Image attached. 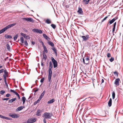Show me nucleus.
<instances>
[{
    "label": "nucleus",
    "instance_id": "f257e3e1",
    "mask_svg": "<svg viewBox=\"0 0 123 123\" xmlns=\"http://www.w3.org/2000/svg\"><path fill=\"white\" fill-rule=\"evenodd\" d=\"M16 25V23H14L8 25L0 31V34L6 31L8 29L10 28L11 27H13Z\"/></svg>",
    "mask_w": 123,
    "mask_h": 123
},
{
    "label": "nucleus",
    "instance_id": "f03ea898",
    "mask_svg": "<svg viewBox=\"0 0 123 123\" xmlns=\"http://www.w3.org/2000/svg\"><path fill=\"white\" fill-rule=\"evenodd\" d=\"M52 115V113L45 112L43 114V117L45 119H50Z\"/></svg>",
    "mask_w": 123,
    "mask_h": 123
},
{
    "label": "nucleus",
    "instance_id": "7ed1b4c3",
    "mask_svg": "<svg viewBox=\"0 0 123 123\" xmlns=\"http://www.w3.org/2000/svg\"><path fill=\"white\" fill-rule=\"evenodd\" d=\"M51 60L53 64L54 68H56L57 66V61L52 57H51Z\"/></svg>",
    "mask_w": 123,
    "mask_h": 123
},
{
    "label": "nucleus",
    "instance_id": "20e7f679",
    "mask_svg": "<svg viewBox=\"0 0 123 123\" xmlns=\"http://www.w3.org/2000/svg\"><path fill=\"white\" fill-rule=\"evenodd\" d=\"M118 18V17H116L115 18H114L111 20H110L108 22L107 25H109L113 23Z\"/></svg>",
    "mask_w": 123,
    "mask_h": 123
},
{
    "label": "nucleus",
    "instance_id": "39448f33",
    "mask_svg": "<svg viewBox=\"0 0 123 123\" xmlns=\"http://www.w3.org/2000/svg\"><path fill=\"white\" fill-rule=\"evenodd\" d=\"M37 120L36 118H30L28 119V122L29 123H32L35 122Z\"/></svg>",
    "mask_w": 123,
    "mask_h": 123
},
{
    "label": "nucleus",
    "instance_id": "423d86ee",
    "mask_svg": "<svg viewBox=\"0 0 123 123\" xmlns=\"http://www.w3.org/2000/svg\"><path fill=\"white\" fill-rule=\"evenodd\" d=\"M23 19L24 20H26L28 22H34V20L31 18H23Z\"/></svg>",
    "mask_w": 123,
    "mask_h": 123
},
{
    "label": "nucleus",
    "instance_id": "0eeeda50",
    "mask_svg": "<svg viewBox=\"0 0 123 123\" xmlns=\"http://www.w3.org/2000/svg\"><path fill=\"white\" fill-rule=\"evenodd\" d=\"M32 31L34 32L40 34H41L43 33L42 31V30L38 29H33Z\"/></svg>",
    "mask_w": 123,
    "mask_h": 123
},
{
    "label": "nucleus",
    "instance_id": "6e6552de",
    "mask_svg": "<svg viewBox=\"0 0 123 123\" xmlns=\"http://www.w3.org/2000/svg\"><path fill=\"white\" fill-rule=\"evenodd\" d=\"M80 37L83 38V41H86L89 38V37L88 35H87L86 36H80Z\"/></svg>",
    "mask_w": 123,
    "mask_h": 123
},
{
    "label": "nucleus",
    "instance_id": "1a4fd4ad",
    "mask_svg": "<svg viewBox=\"0 0 123 123\" xmlns=\"http://www.w3.org/2000/svg\"><path fill=\"white\" fill-rule=\"evenodd\" d=\"M20 35L26 39H30V37L29 36L26 35L25 34H24L22 32L20 33Z\"/></svg>",
    "mask_w": 123,
    "mask_h": 123
},
{
    "label": "nucleus",
    "instance_id": "9d476101",
    "mask_svg": "<svg viewBox=\"0 0 123 123\" xmlns=\"http://www.w3.org/2000/svg\"><path fill=\"white\" fill-rule=\"evenodd\" d=\"M9 116L13 118H18L19 117L16 114L11 115L10 114Z\"/></svg>",
    "mask_w": 123,
    "mask_h": 123
},
{
    "label": "nucleus",
    "instance_id": "9b49d317",
    "mask_svg": "<svg viewBox=\"0 0 123 123\" xmlns=\"http://www.w3.org/2000/svg\"><path fill=\"white\" fill-rule=\"evenodd\" d=\"M42 111L40 109H38L36 113V115L38 116H40L41 115L40 113Z\"/></svg>",
    "mask_w": 123,
    "mask_h": 123
},
{
    "label": "nucleus",
    "instance_id": "f8f14e48",
    "mask_svg": "<svg viewBox=\"0 0 123 123\" xmlns=\"http://www.w3.org/2000/svg\"><path fill=\"white\" fill-rule=\"evenodd\" d=\"M120 80L119 78H117L115 80V84L116 85H119V81Z\"/></svg>",
    "mask_w": 123,
    "mask_h": 123
},
{
    "label": "nucleus",
    "instance_id": "ddd939ff",
    "mask_svg": "<svg viewBox=\"0 0 123 123\" xmlns=\"http://www.w3.org/2000/svg\"><path fill=\"white\" fill-rule=\"evenodd\" d=\"M24 107V106H20L18 107L16 110V111H19L23 109Z\"/></svg>",
    "mask_w": 123,
    "mask_h": 123
},
{
    "label": "nucleus",
    "instance_id": "4468645a",
    "mask_svg": "<svg viewBox=\"0 0 123 123\" xmlns=\"http://www.w3.org/2000/svg\"><path fill=\"white\" fill-rule=\"evenodd\" d=\"M45 92H46L45 90L44 91H43V92L41 94V95H40V96L39 97V98H41V99H42V98H43Z\"/></svg>",
    "mask_w": 123,
    "mask_h": 123
},
{
    "label": "nucleus",
    "instance_id": "2eb2a0df",
    "mask_svg": "<svg viewBox=\"0 0 123 123\" xmlns=\"http://www.w3.org/2000/svg\"><path fill=\"white\" fill-rule=\"evenodd\" d=\"M108 105L110 107L112 105V99L110 98L109 100L108 103Z\"/></svg>",
    "mask_w": 123,
    "mask_h": 123
},
{
    "label": "nucleus",
    "instance_id": "dca6fc26",
    "mask_svg": "<svg viewBox=\"0 0 123 123\" xmlns=\"http://www.w3.org/2000/svg\"><path fill=\"white\" fill-rule=\"evenodd\" d=\"M55 101V100L53 98L52 99L48 101L47 102V103L48 104L52 103Z\"/></svg>",
    "mask_w": 123,
    "mask_h": 123
},
{
    "label": "nucleus",
    "instance_id": "f3484780",
    "mask_svg": "<svg viewBox=\"0 0 123 123\" xmlns=\"http://www.w3.org/2000/svg\"><path fill=\"white\" fill-rule=\"evenodd\" d=\"M53 67L52 63L51 61H50L49 62V69L52 70Z\"/></svg>",
    "mask_w": 123,
    "mask_h": 123
},
{
    "label": "nucleus",
    "instance_id": "a211bd4d",
    "mask_svg": "<svg viewBox=\"0 0 123 123\" xmlns=\"http://www.w3.org/2000/svg\"><path fill=\"white\" fill-rule=\"evenodd\" d=\"M43 47L44 49V50L43 52V53L44 52L45 53V52H46V53H47L48 52V50L45 46V45H43Z\"/></svg>",
    "mask_w": 123,
    "mask_h": 123
},
{
    "label": "nucleus",
    "instance_id": "6ab92c4d",
    "mask_svg": "<svg viewBox=\"0 0 123 123\" xmlns=\"http://www.w3.org/2000/svg\"><path fill=\"white\" fill-rule=\"evenodd\" d=\"M51 20L49 19H47L45 21V23L47 24H50L51 23Z\"/></svg>",
    "mask_w": 123,
    "mask_h": 123
},
{
    "label": "nucleus",
    "instance_id": "aec40b11",
    "mask_svg": "<svg viewBox=\"0 0 123 123\" xmlns=\"http://www.w3.org/2000/svg\"><path fill=\"white\" fill-rule=\"evenodd\" d=\"M48 43L50 46L52 47H54V43L52 42L49 41L48 42Z\"/></svg>",
    "mask_w": 123,
    "mask_h": 123
},
{
    "label": "nucleus",
    "instance_id": "412c9836",
    "mask_svg": "<svg viewBox=\"0 0 123 123\" xmlns=\"http://www.w3.org/2000/svg\"><path fill=\"white\" fill-rule=\"evenodd\" d=\"M41 99L40 98H39L37 100L35 101L34 104V105H36L40 101Z\"/></svg>",
    "mask_w": 123,
    "mask_h": 123
},
{
    "label": "nucleus",
    "instance_id": "4be33fe9",
    "mask_svg": "<svg viewBox=\"0 0 123 123\" xmlns=\"http://www.w3.org/2000/svg\"><path fill=\"white\" fill-rule=\"evenodd\" d=\"M43 58L45 61L46 60L47 58V56L46 55L45 53L44 52L43 53Z\"/></svg>",
    "mask_w": 123,
    "mask_h": 123
},
{
    "label": "nucleus",
    "instance_id": "5701e85b",
    "mask_svg": "<svg viewBox=\"0 0 123 123\" xmlns=\"http://www.w3.org/2000/svg\"><path fill=\"white\" fill-rule=\"evenodd\" d=\"M16 99V98H12L9 101V102L10 103H12L14 101H15Z\"/></svg>",
    "mask_w": 123,
    "mask_h": 123
},
{
    "label": "nucleus",
    "instance_id": "b1692460",
    "mask_svg": "<svg viewBox=\"0 0 123 123\" xmlns=\"http://www.w3.org/2000/svg\"><path fill=\"white\" fill-rule=\"evenodd\" d=\"M78 12L79 14H82V13H83L82 9L81 8H79V9L78 11Z\"/></svg>",
    "mask_w": 123,
    "mask_h": 123
},
{
    "label": "nucleus",
    "instance_id": "393cba45",
    "mask_svg": "<svg viewBox=\"0 0 123 123\" xmlns=\"http://www.w3.org/2000/svg\"><path fill=\"white\" fill-rule=\"evenodd\" d=\"M6 48L8 51H10L11 47L9 44H7L6 45Z\"/></svg>",
    "mask_w": 123,
    "mask_h": 123
},
{
    "label": "nucleus",
    "instance_id": "a878e982",
    "mask_svg": "<svg viewBox=\"0 0 123 123\" xmlns=\"http://www.w3.org/2000/svg\"><path fill=\"white\" fill-rule=\"evenodd\" d=\"M51 49L53 51H54V53L56 55H57V51L56 49V48L55 47H53V48H51Z\"/></svg>",
    "mask_w": 123,
    "mask_h": 123
},
{
    "label": "nucleus",
    "instance_id": "bb28decb",
    "mask_svg": "<svg viewBox=\"0 0 123 123\" xmlns=\"http://www.w3.org/2000/svg\"><path fill=\"white\" fill-rule=\"evenodd\" d=\"M83 62L84 64H89V62L86 61V62H85V58H82Z\"/></svg>",
    "mask_w": 123,
    "mask_h": 123
},
{
    "label": "nucleus",
    "instance_id": "cd10ccee",
    "mask_svg": "<svg viewBox=\"0 0 123 123\" xmlns=\"http://www.w3.org/2000/svg\"><path fill=\"white\" fill-rule=\"evenodd\" d=\"M5 38H12V37L10 35H8L7 34H6L5 36Z\"/></svg>",
    "mask_w": 123,
    "mask_h": 123
},
{
    "label": "nucleus",
    "instance_id": "c85d7f7f",
    "mask_svg": "<svg viewBox=\"0 0 123 123\" xmlns=\"http://www.w3.org/2000/svg\"><path fill=\"white\" fill-rule=\"evenodd\" d=\"M4 74L3 75H5L6 76V77H7L8 76V73L6 69L4 71Z\"/></svg>",
    "mask_w": 123,
    "mask_h": 123
},
{
    "label": "nucleus",
    "instance_id": "c756f323",
    "mask_svg": "<svg viewBox=\"0 0 123 123\" xmlns=\"http://www.w3.org/2000/svg\"><path fill=\"white\" fill-rule=\"evenodd\" d=\"M26 100V98L25 97H23L22 98V100L23 102V104H24L25 103Z\"/></svg>",
    "mask_w": 123,
    "mask_h": 123
},
{
    "label": "nucleus",
    "instance_id": "7c9ffc66",
    "mask_svg": "<svg viewBox=\"0 0 123 123\" xmlns=\"http://www.w3.org/2000/svg\"><path fill=\"white\" fill-rule=\"evenodd\" d=\"M20 41L21 43H24V41L23 38V37H21L20 38Z\"/></svg>",
    "mask_w": 123,
    "mask_h": 123
},
{
    "label": "nucleus",
    "instance_id": "2f4dec72",
    "mask_svg": "<svg viewBox=\"0 0 123 123\" xmlns=\"http://www.w3.org/2000/svg\"><path fill=\"white\" fill-rule=\"evenodd\" d=\"M84 58L85 59L86 61L88 62V61L89 60V57L88 56H87L86 57H85Z\"/></svg>",
    "mask_w": 123,
    "mask_h": 123
},
{
    "label": "nucleus",
    "instance_id": "473e14b6",
    "mask_svg": "<svg viewBox=\"0 0 123 123\" xmlns=\"http://www.w3.org/2000/svg\"><path fill=\"white\" fill-rule=\"evenodd\" d=\"M43 37L47 40L48 39V38H49V37L47 36L45 34H43Z\"/></svg>",
    "mask_w": 123,
    "mask_h": 123
},
{
    "label": "nucleus",
    "instance_id": "72a5a7b5",
    "mask_svg": "<svg viewBox=\"0 0 123 123\" xmlns=\"http://www.w3.org/2000/svg\"><path fill=\"white\" fill-rule=\"evenodd\" d=\"M49 74L48 75H52V70L49 69L48 70Z\"/></svg>",
    "mask_w": 123,
    "mask_h": 123
},
{
    "label": "nucleus",
    "instance_id": "f704fd0d",
    "mask_svg": "<svg viewBox=\"0 0 123 123\" xmlns=\"http://www.w3.org/2000/svg\"><path fill=\"white\" fill-rule=\"evenodd\" d=\"M51 76L52 75H48V80L49 82L50 81Z\"/></svg>",
    "mask_w": 123,
    "mask_h": 123
},
{
    "label": "nucleus",
    "instance_id": "c9c22d12",
    "mask_svg": "<svg viewBox=\"0 0 123 123\" xmlns=\"http://www.w3.org/2000/svg\"><path fill=\"white\" fill-rule=\"evenodd\" d=\"M51 26L54 29H55L56 27V25H55L53 24H51Z\"/></svg>",
    "mask_w": 123,
    "mask_h": 123
},
{
    "label": "nucleus",
    "instance_id": "e433bc0d",
    "mask_svg": "<svg viewBox=\"0 0 123 123\" xmlns=\"http://www.w3.org/2000/svg\"><path fill=\"white\" fill-rule=\"evenodd\" d=\"M115 97V93L114 91L112 93V99H114Z\"/></svg>",
    "mask_w": 123,
    "mask_h": 123
},
{
    "label": "nucleus",
    "instance_id": "4c0bfd02",
    "mask_svg": "<svg viewBox=\"0 0 123 123\" xmlns=\"http://www.w3.org/2000/svg\"><path fill=\"white\" fill-rule=\"evenodd\" d=\"M5 92V91L4 90H1L0 91V94L3 95Z\"/></svg>",
    "mask_w": 123,
    "mask_h": 123
},
{
    "label": "nucleus",
    "instance_id": "58836bf2",
    "mask_svg": "<svg viewBox=\"0 0 123 123\" xmlns=\"http://www.w3.org/2000/svg\"><path fill=\"white\" fill-rule=\"evenodd\" d=\"M18 37V35L17 34L15 35L14 37V41H15Z\"/></svg>",
    "mask_w": 123,
    "mask_h": 123
},
{
    "label": "nucleus",
    "instance_id": "ea45409f",
    "mask_svg": "<svg viewBox=\"0 0 123 123\" xmlns=\"http://www.w3.org/2000/svg\"><path fill=\"white\" fill-rule=\"evenodd\" d=\"M114 60V58L113 57H111L110 59V61L111 62H112Z\"/></svg>",
    "mask_w": 123,
    "mask_h": 123
},
{
    "label": "nucleus",
    "instance_id": "a19ab883",
    "mask_svg": "<svg viewBox=\"0 0 123 123\" xmlns=\"http://www.w3.org/2000/svg\"><path fill=\"white\" fill-rule=\"evenodd\" d=\"M24 42L25 43V45L26 46H28V44L27 42V41L26 40H25Z\"/></svg>",
    "mask_w": 123,
    "mask_h": 123
},
{
    "label": "nucleus",
    "instance_id": "79ce46f5",
    "mask_svg": "<svg viewBox=\"0 0 123 123\" xmlns=\"http://www.w3.org/2000/svg\"><path fill=\"white\" fill-rule=\"evenodd\" d=\"M3 76L4 78V81L7 80H6V76L5 75H3Z\"/></svg>",
    "mask_w": 123,
    "mask_h": 123
},
{
    "label": "nucleus",
    "instance_id": "37998d69",
    "mask_svg": "<svg viewBox=\"0 0 123 123\" xmlns=\"http://www.w3.org/2000/svg\"><path fill=\"white\" fill-rule=\"evenodd\" d=\"M44 77H43V78H42L41 80H40V82L41 83H42L43 81H44Z\"/></svg>",
    "mask_w": 123,
    "mask_h": 123
},
{
    "label": "nucleus",
    "instance_id": "c03bdc74",
    "mask_svg": "<svg viewBox=\"0 0 123 123\" xmlns=\"http://www.w3.org/2000/svg\"><path fill=\"white\" fill-rule=\"evenodd\" d=\"M0 117L5 119L6 117L4 116L0 115Z\"/></svg>",
    "mask_w": 123,
    "mask_h": 123
},
{
    "label": "nucleus",
    "instance_id": "a18cd8bd",
    "mask_svg": "<svg viewBox=\"0 0 123 123\" xmlns=\"http://www.w3.org/2000/svg\"><path fill=\"white\" fill-rule=\"evenodd\" d=\"M114 74L115 75H116L117 76H118V73L116 71H115L114 72Z\"/></svg>",
    "mask_w": 123,
    "mask_h": 123
},
{
    "label": "nucleus",
    "instance_id": "49530a36",
    "mask_svg": "<svg viewBox=\"0 0 123 123\" xmlns=\"http://www.w3.org/2000/svg\"><path fill=\"white\" fill-rule=\"evenodd\" d=\"M15 94L18 96V99H19L20 98V97L19 95L18 94L17 92Z\"/></svg>",
    "mask_w": 123,
    "mask_h": 123
},
{
    "label": "nucleus",
    "instance_id": "de8ad7c7",
    "mask_svg": "<svg viewBox=\"0 0 123 123\" xmlns=\"http://www.w3.org/2000/svg\"><path fill=\"white\" fill-rule=\"evenodd\" d=\"M10 91L11 92H13L15 94L17 92H15V90L12 89H11Z\"/></svg>",
    "mask_w": 123,
    "mask_h": 123
},
{
    "label": "nucleus",
    "instance_id": "09e8293b",
    "mask_svg": "<svg viewBox=\"0 0 123 123\" xmlns=\"http://www.w3.org/2000/svg\"><path fill=\"white\" fill-rule=\"evenodd\" d=\"M9 99V98H4L2 99V100H7Z\"/></svg>",
    "mask_w": 123,
    "mask_h": 123
},
{
    "label": "nucleus",
    "instance_id": "8fccbe9b",
    "mask_svg": "<svg viewBox=\"0 0 123 123\" xmlns=\"http://www.w3.org/2000/svg\"><path fill=\"white\" fill-rule=\"evenodd\" d=\"M6 85V86L7 87H8V85L7 83V80L4 81Z\"/></svg>",
    "mask_w": 123,
    "mask_h": 123
},
{
    "label": "nucleus",
    "instance_id": "3c124183",
    "mask_svg": "<svg viewBox=\"0 0 123 123\" xmlns=\"http://www.w3.org/2000/svg\"><path fill=\"white\" fill-rule=\"evenodd\" d=\"M23 30L24 31L26 32H28V31L25 28L23 29Z\"/></svg>",
    "mask_w": 123,
    "mask_h": 123
},
{
    "label": "nucleus",
    "instance_id": "603ef678",
    "mask_svg": "<svg viewBox=\"0 0 123 123\" xmlns=\"http://www.w3.org/2000/svg\"><path fill=\"white\" fill-rule=\"evenodd\" d=\"M116 23H117L116 22H115L113 24V28H115L116 26Z\"/></svg>",
    "mask_w": 123,
    "mask_h": 123
},
{
    "label": "nucleus",
    "instance_id": "864d4df0",
    "mask_svg": "<svg viewBox=\"0 0 123 123\" xmlns=\"http://www.w3.org/2000/svg\"><path fill=\"white\" fill-rule=\"evenodd\" d=\"M4 70L3 69H2L0 70V74L1 73H2L4 72Z\"/></svg>",
    "mask_w": 123,
    "mask_h": 123
},
{
    "label": "nucleus",
    "instance_id": "5fc2aeb1",
    "mask_svg": "<svg viewBox=\"0 0 123 123\" xmlns=\"http://www.w3.org/2000/svg\"><path fill=\"white\" fill-rule=\"evenodd\" d=\"M90 0H88L86 1L85 2V4L86 5L88 3V2Z\"/></svg>",
    "mask_w": 123,
    "mask_h": 123
},
{
    "label": "nucleus",
    "instance_id": "6e6d98bb",
    "mask_svg": "<svg viewBox=\"0 0 123 123\" xmlns=\"http://www.w3.org/2000/svg\"><path fill=\"white\" fill-rule=\"evenodd\" d=\"M10 95V94L8 93L6 95V96L7 97H9Z\"/></svg>",
    "mask_w": 123,
    "mask_h": 123
},
{
    "label": "nucleus",
    "instance_id": "4d7b16f0",
    "mask_svg": "<svg viewBox=\"0 0 123 123\" xmlns=\"http://www.w3.org/2000/svg\"><path fill=\"white\" fill-rule=\"evenodd\" d=\"M115 28L113 27L112 30V33H114V31L115 30Z\"/></svg>",
    "mask_w": 123,
    "mask_h": 123
},
{
    "label": "nucleus",
    "instance_id": "13d9d810",
    "mask_svg": "<svg viewBox=\"0 0 123 123\" xmlns=\"http://www.w3.org/2000/svg\"><path fill=\"white\" fill-rule=\"evenodd\" d=\"M111 55V54L110 53H108L107 55V56L108 57H110Z\"/></svg>",
    "mask_w": 123,
    "mask_h": 123
},
{
    "label": "nucleus",
    "instance_id": "bf43d9fd",
    "mask_svg": "<svg viewBox=\"0 0 123 123\" xmlns=\"http://www.w3.org/2000/svg\"><path fill=\"white\" fill-rule=\"evenodd\" d=\"M46 119H45V118H44V119H43V123H46Z\"/></svg>",
    "mask_w": 123,
    "mask_h": 123
},
{
    "label": "nucleus",
    "instance_id": "052dcab7",
    "mask_svg": "<svg viewBox=\"0 0 123 123\" xmlns=\"http://www.w3.org/2000/svg\"><path fill=\"white\" fill-rule=\"evenodd\" d=\"M39 90V89L38 88H37L34 91V92H36L38 90Z\"/></svg>",
    "mask_w": 123,
    "mask_h": 123
},
{
    "label": "nucleus",
    "instance_id": "680f3d73",
    "mask_svg": "<svg viewBox=\"0 0 123 123\" xmlns=\"http://www.w3.org/2000/svg\"><path fill=\"white\" fill-rule=\"evenodd\" d=\"M31 44L32 45H34L35 43V42L33 41H31Z\"/></svg>",
    "mask_w": 123,
    "mask_h": 123
},
{
    "label": "nucleus",
    "instance_id": "e2e57ef3",
    "mask_svg": "<svg viewBox=\"0 0 123 123\" xmlns=\"http://www.w3.org/2000/svg\"><path fill=\"white\" fill-rule=\"evenodd\" d=\"M108 17V16H106V17H105L103 19V20H104V21L105 20H106V19Z\"/></svg>",
    "mask_w": 123,
    "mask_h": 123
},
{
    "label": "nucleus",
    "instance_id": "0e129e2a",
    "mask_svg": "<svg viewBox=\"0 0 123 123\" xmlns=\"http://www.w3.org/2000/svg\"><path fill=\"white\" fill-rule=\"evenodd\" d=\"M41 65L43 66H44L43 62L42 61L41 62Z\"/></svg>",
    "mask_w": 123,
    "mask_h": 123
},
{
    "label": "nucleus",
    "instance_id": "69168bd1",
    "mask_svg": "<svg viewBox=\"0 0 123 123\" xmlns=\"http://www.w3.org/2000/svg\"><path fill=\"white\" fill-rule=\"evenodd\" d=\"M40 43H42V44L43 47V45H45L44 44V43H43V42L42 41H41L40 42Z\"/></svg>",
    "mask_w": 123,
    "mask_h": 123
},
{
    "label": "nucleus",
    "instance_id": "338daca9",
    "mask_svg": "<svg viewBox=\"0 0 123 123\" xmlns=\"http://www.w3.org/2000/svg\"><path fill=\"white\" fill-rule=\"evenodd\" d=\"M104 82V80L102 79V81H101V83H103Z\"/></svg>",
    "mask_w": 123,
    "mask_h": 123
},
{
    "label": "nucleus",
    "instance_id": "774afa93",
    "mask_svg": "<svg viewBox=\"0 0 123 123\" xmlns=\"http://www.w3.org/2000/svg\"><path fill=\"white\" fill-rule=\"evenodd\" d=\"M5 119H6L7 120H8L9 119V118H8V117H6Z\"/></svg>",
    "mask_w": 123,
    "mask_h": 123
}]
</instances>
